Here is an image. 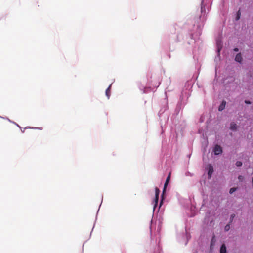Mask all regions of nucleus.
Returning a JSON list of instances; mask_svg holds the SVG:
<instances>
[{"instance_id": "obj_17", "label": "nucleus", "mask_w": 253, "mask_h": 253, "mask_svg": "<svg viewBox=\"0 0 253 253\" xmlns=\"http://www.w3.org/2000/svg\"><path fill=\"white\" fill-rule=\"evenodd\" d=\"M239 51V49L238 48H235L234 49V51L235 52H238Z\"/></svg>"}, {"instance_id": "obj_13", "label": "nucleus", "mask_w": 253, "mask_h": 253, "mask_svg": "<svg viewBox=\"0 0 253 253\" xmlns=\"http://www.w3.org/2000/svg\"><path fill=\"white\" fill-rule=\"evenodd\" d=\"M236 165L237 167H241L242 165V163L241 161H237L236 163Z\"/></svg>"}, {"instance_id": "obj_16", "label": "nucleus", "mask_w": 253, "mask_h": 253, "mask_svg": "<svg viewBox=\"0 0 253 253\" xmlns=\"http://www.w3.org/2000/svg\"><path fill=\"white\" fill-rule=\"evenodd\" d=\"M245 102L247 104H251V102L249 100H245Z\"/></svg>"}, {"instance_id": "obj_15", "label": "nucleus", "mask_w": 253, "mask_h": 253, "mask_svg": "<svg viewBox=\"0 0 253 253\" xmlns=\"http://www.w3.org/2000/svg\"><path fill=\"white\" fill-rule=\"evenodd\" d=\"M238 179L240 181H242L243 179V177L241 175L238 176Z\"/></svg>"}, {"instance_id": "obj_14", "label": "nucleus", "mask_w": 253, "mask_h": 253, "mask_svg": "<svg viewBox=\"0 0 253 253\" xmlns=\"http://www.w3.org/2000/svg\"><path fill=\"white\" fill-rule=\"evenodd\" d=\"M230 229V225H227L225 227V230L227 231L229 230Z\"/></svg>"}, {"instance_id": "obj_6", "label": "nucleus", "mask_w": 253, "mask_h": 253, "mask_svg": "<svg viewBox=\"0 0 253 253\" xmlns=\"http://www.w3.org/2000/svg\"><path fill=\"white\" fill-rule=\"evenodd\" d=\"M111 84H110L109 86V87L106 90V92H105L106 95L108 99L109 98L110 94H111Z\"/></svg>"}, {"instance_id": "obj_8", "label": "nucleus", "mask_w": 253, "mask_h": 253, "mask_svg": "<svg viewBox=\"0 0 253 253\" xmlns=\"http://www.w3.org/2000/svg\"><path fill=\"white\" fill-rule=\"evenodd\" d=\"M225 105H226V102L224 101H223L222 103L219 106L218 110L220 111H222L225 108Z\"/></svg>"}, {"instance_id": "obj_7", "label": "nucleus", "mask_w": 253, "mask_h": 253, "mask_svg": "<svg viewBox=\"0 0 253 253\" xmlns=\"http://www.w3.org/2000/svg\"><path fill=\"white\" fill-rule=\"evenodd\" d=\"M237 126V125L235 123H234V122H232L230 124V129L233 130V131L236 130Z\"/></svg>"}, {"instance_id": "obj_10", "label": "nucleus", "mask_w": 253, "mask_h": 253, "mask_svg": "<svg viewBox=\"0 0 253 253\" xmlns=\"http://www.w3.org/2000/svg\"><path fill=\"white\" fill-rule=\"evenodd\" d=\"M240 16H241V12H240V10H239L237 12L236 20H238L240 18Z\"/></svg>"}, {"instance_id": "obj_12", "label": "nucleus", "mask_w": 253, "mask_h": 253, "mask_svg": "<svg viewBox=\"0 0 253 253\" xmlns=\"http://www.w3.org/2000/svg\"><path fill=\"white\" fill-rule=\"evenodd\" d=\"M235 217V214H232L230 216V222H232L234 218Z\"/></svg>"}, {"instance_id": "obj_3", "label": "nucleus", "mask_w": 253, "mask_h": 253, "mask_svg": "<svg viewBox=\"0 0 253 253\" xmlns=\"http://www.w3.org/2000/svg\"><path fill=\"white\" fill-rule=\"evenodd\" d=\"M160 191L158 188L156 187L155 188V205L154 208L157 206L158 202V199H159V195Z\"/></svg>"}, {"instance_id": "obj_9", "label": "nucleus", "mask_w": 253, "mask_h": 253, "mask_svg": "<svg viewBox=\"0 0 253 253\" xmlns=\"http://www.w3.org/2000/svg\"><path fill=\"white\" fill-rule=\"evenodd\" d=\"M226 247L224 244H223L220 248V253H226Z\"/></svg>"}, {"instance_id": "obj_1", "label": "nucleus", "mask_w": 253, "mask_h": 253, "mask_svg": "<svg viewBox=\"0 0 253 253\" xmlns=\"http://www.w3.org/2000/svg\"><path fill=\"white\" fill-rule=\"evenodd\" d=\"M170 175H171V173L170 172V173L169 174V175H168V177H167V179H166V182H165V183L164 186V189H163V194H162V200H161V201L160 204V206H161L162 205V203H163V198H164V197H164V193H165V192L166 188V187H167V185H168V183H169V180H170Z\"/></svg>"}, {"instance_id": "obj_5", "label": "nucleus", "mask_w": 253, "mask_h": 253, "mask_svg": "<svg viewBox=\"0 0 253 253\" xmlns=\"http://www.w3.org/2000/svg\"><path fill=\"white\" fill-rule=\"evenodd\" d=\"M235 60L236 62H238L239 63H241L242 61V57L241 55V54L238 53L235 57Z\"/></svg>"}, {"instance_id": "obj_11", "label": "nucleus", "mask_w": 253, "mask_h": 253, "mask_svg": "<svg viewBox=\"0 0 253 253\" xmlns=\"http://www.w3.org/2000/svg\"><path fill=\"white\" fill-rule=\"evenodd\" d=\"M236 190H237V188H234V187L231 188L230 189L229 193H230V194H232V193H233V192H234Z\"/></svg>"}, {"instance_id": "obj_2", "label": "nucleus", "mask_w": 253, "mask_h": 253, "mask_svg": "<svg viewBox=\"0 0 253 253\" xmlns=\"http://www.w3.org/2000/svg\"><path fill=\"white\" fill-rule=\"evenodd\" d=\"M222 152V148L218 145H215L214 148V153L216 155L221 154Z\"/></svg>"}, {"instance_id": "obj_4", "label": "nucleus", "mask_w": 253, "mask_h": 253, "mask_svg": "<svg viewBox=\"0 0 253 253\" xmlns=\"http://www.w3.org/2000/svg\"><path fill=\"white\" fill-rule=\"evenodd\" d=\"M213 172V168L211 165L209 166V170L208 172V177L210 178L211 176L212 173Z\"/></svg>"}]
</instances>
